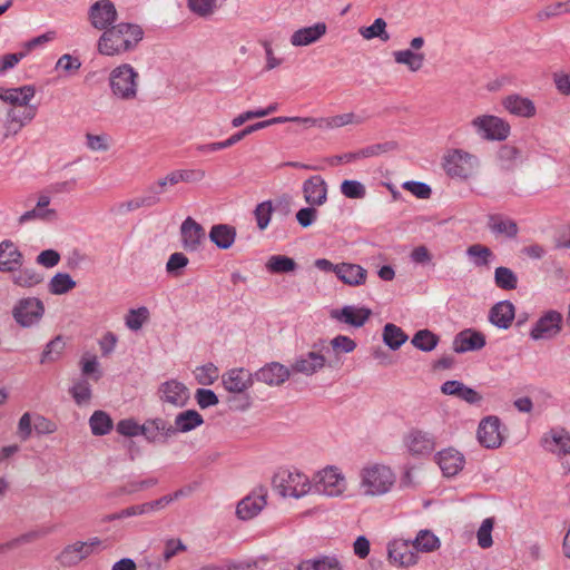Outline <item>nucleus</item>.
I'll return each mask as SVG.
<instances>
[{"instance_id":"57","label":"nucleus","mask_w":570,"mask_h":570,"mask_svg":"<svg viewBox=\"0 0 570 570\" xmlns=\"http://www.w3.org/2000/svg\"><path fill=\"white\" fill-rule=\"evenodd\" d=\"M399 147L396 141H385L381 144L370 145L365 148L360 149L362 158L375 157L382 154H386L396 150Z\"/></svg>"},{"instance_id":"36","label":"nucleus","mask_w":570,"mask_h":570,"mask_svg":"<svg viewBox=\"0 0 570 570\" xmlns=\"http://www.w3.org/2000/svg\"><path fill=\"white\" fill-rule=\"evenodd\" d=\"M389 559L401 567H411L417 562V556L404 542L389 547Z\"/></svg>"},{"instance_id":"54","label":"nucleus","mask_w":570,"mask_h":570,"mask_svg":"<svg viewBox=\"0 0 570 570\" xmlns=\"http://www.w3.org/2000/svg\"><path fill=\"white\" fill-rule=\"evenodd\" d=\"M466 255L474 258L475 266H487L492 256V250L481 244H474L468 247Z\"/></svg>"},{"instance_id":"40","label":"nucleus","mask_w":570,"mask_h":570,"mask_svg":"<svg viewBox=\"0 0 570 570\" xmlns=\"http://www.w3.org/2000/svg\"><path fill=\"white\" fill-rule=\"evenodd\" d=\"M91 433L96 436L108 434L114 426L112 420L105 411H95L89 419Z\"/></svg>"},{"instance_id":"62","label":"nucleus","mask_w":570,"mask_h":570,"mask_svg":"<svg viewBox=\"0 0 570 570\" xmlns=\"http://www.w3.org/2000/svg\"><path fill=\"white\" fill-rule=\"evenodd\" d=\"M402 187L405 190H409L410 193H412L414 196H416L420 199H428L431 197V194H432L431 187L428 184L422 183V181H414V180L405 181L402 185Z\"/></svg>"},{"instance_id":"52","label":"nucleus","mask_w":570,"mask_h":570,"mask_svg":"<svg viewBox=\"0 0 570 570\" xmlns=\"http://www.w3.org/2000/svg\"><path fill=\"white\" fill-rule=\"evenodd\" d=\"M149 318V311L141 306L137 309H130L125 318L126 325L131 331H138Z\"/></svg>"},{"instance_id":"4","label":"nucleus","mask_w":570,"mask_h":570,"mask_svg":"<svg viewBox=\"0 0 570 570\" xmlns=\"http://www.w3.org/2000/svg\"><path fill=\"white\" fill-rule=\"evenodd\" d=\"M273 488L282 497H292L299 499L311 490L308 478L299 472L289 470H279L272 480Z\"/></svg>"},{"instance_id":"45","label":"nucleus","mask_w":570,"mask_h":570,"mask_svg":"<svg viewBox=\"0 0 570 570\" xmlns=\"http://www.w3.org/2000/svg\"><path fill=\"white\" fill-rule=\"evenodd\" d=\"M296 267V262L285 255H273L266 263V268L275 274L294 272Z\"/></svg>"},{"instance_id":"63","label":"nucleus","mask_w":570,"mask_h":570,"mask_svg":"<svg viewBox=\"0 0 570 570\" xmlns=\"http://www.w3.org/2000/svg\"><path fill=\"white\" fill-rule=\"evenodd\" d=\"M189 259L187 256L183 253H174L169 256L167 264H166V271L169 274L178 275L179 271L185 268L188 265Z\"/></svg>"},{"instance_id":"11","label":"nucleus","mask_w":570,"mask_h":570,"mask_svg":"<svg viewBox=\"0 0 570 570\" xmlns=\"http://www.w3.org/2000/svg\"><path fill=\"white\" fill-rule=\"evenodd\" d=\"M562 328V315L557 311H548L533 325L530 337L534 341L550 340Z\"/></svg>"},{"instance_id":"60","label":"nucleus","mask_w":570,"mask_h":570,"mask_svg":"<svg viewBox=\"0 0 570 570\" xmlns=\"http://www.w3.org/2000/svg\"><path fill=\"white\" fill-rule=\"evenodd\" d=\"M57 213L55 209H42L39 207H35L31 210L26 212L19 217V223L24 224L29 220L40 219V220H51L56 217Z\"/></svg>"},{"instance_id":"34","label":"nucleus","mask_w":570,"mask_h":570,"mask_svg":"<svg viewBox=\"0 0 570 570\" xmlns=\"http://www.w3.org/2000/svg\"><path fill=\"white\" fill-rule=\"evenodd\" d=\"M236 238V228L227 224H217L210 228L209 239L220 249H228Z\"/></svg>"},{"instance_id":"23","label":"nucleus","mask_w":570,"mask_h":570,"mask_svg":"<svg viewBox=\"0 0 570 570\" xmlns=\"http://www.w3.org/2000/svg\"><path fill=\"white\" fill-rule=\"evenodd\" d=\"M266 505V491L261 488L258 492L244 498L236 508V514L242 520H249L257 515Z\"/></svg>"},{"instance_id":"39","label":"nucleus","mask_w":570,"mask_h":570,"mask_svg":"<svg viewBox=\"0 0 570 570\" xmlns=\"http://www.w3.org/2000/svg\"><path fill=\"white\" fill-rule=\"evenodd\" d=\"M439 342L440 337L428 328L417 331L411 340V344L422 352L433 351Z\"/></svg>"},{"instance_id":"27","label":"nucleus","mask_w":570,"mask_h":570,"mask_svg":"<svg viewBox=\"0 0 570 570\" xmlns=\"http://www.w3.org/2000/svg\"><path fill=\"white\" fill-rule=\"evenodd\" d=\"M441 392L444 395L455 396L469 404H478L482 401V395L478 391L456 380L445 381L441 385Z\"/></svg>"},{"instance_id":"3","label":"nucleus","mask_w":570,"mask_h":570,"mask_svg":"<svg viewBox=\"0 0 570 570\" xmlns=\"http://www.w3.org/2000/svg\"><path fill=\"white\" fill-rule=\"evenodd\" d=\"M361 485L366 495L385 494L395 482V475L392 470L380 464L364 468L361 472Z\"/></svg>"},{"instance_id":"33","label":"nucleus","mask_w":570,"mask_h":570,"mask_svg":"<svg viewBox=\"0 0 570 570\" xmlns=\"http://www.w3.org/2000/svg\"><path fill=\"white\" fill-rule=\"evenodd\" d=\"M367 272L357 264L341 263L337 264L336 276L344 284L358 286L365 283Z\"/></svg>"},{"instance_id":"25","label":"nucleus","mask_w":570,"mask_h":570,"mask_svg":"<svg viewBox=\"0 0 570 570\" xmlns=\"http://www.w3.org/2000/svg\"><path fill=\"white\" fill-rule=\"evenodd\" d=\"M36 89L31 85L18 87V88H3L0 87V99L12 107H26L30 105V100L35 97Z\"/></svg>"},{"instance_id":"2","label":"nucleus","mask_w":570,"mask_h":570,"mask_svg":"<svg viewBox=\"0 0 570 570\" xmlns=\"http://www.w3.org/2000/svg\"><path fill=\"white\" fill-rule=\"evenodd\" d=\"M139 75L129 63L114 68L109 73L112 96L122 101L135 100L138 96Z\"/></svg>"},{"instance_id":"6","label":"nucleus","mask_w":570,"mask_h":570,"mask_svg":"<svg viewBox=\"0 0 570 570\" xmlns=\"http://www.w3.org/2000/svg\"><path fill=\"white\" fill-rule=\"evenodd\" d=\"M471 126L481 138L487 140H504L510 134V125L491 115L475 117Z\"/></svg>"},{"instance_id":"53","label":"nucleus","mask_w":570,"mask_h":570,"mask_svg":"<svg viewBox=\"0 0 570 570\" xmlns=\"http://www.w3.org/2000/svg\"><path fill=\"white\" fill-rule=\"evenodd\" d=\"M273 204L271 200H265L263 203H259L255 209H254V216L257 223V227L261 230H264L267 228L271 222V217L273 214Z\"/></svg>"},{"instance_id":"44","label":"nucleus","mask_w":570,"mask_h":570,"mask_svg":"<svg viewBox=\"0 0 570 570\" xmlns=\"http://www.w3.org/2000/svg\"><path fill=\"white\" fill-rule=\"evenodd\" d=\"M494 283L501 289L512 291L518 286V277L511 268L499 266L494 271Z\"/></svg>"},{"instance_id":"8","label":"nucleus","mask_w":570,"mask_h":570,"mask_svg":"<svg viewBox=\"0 0 570 570\" xmlns=\"http://www.w3.org/2000/svg\"><path fill=\"white\" fill-rule=\"evenodd\" d=\"M479 160L475 156L460 149H455L445 157L444 168L452 177L469 178L473 175Z\"/></svg>"},{"instance_id":"17","label":"nucleus","mask_w":570,"mask_h":570,"mask_svg":"<svg viewBox=\"0 0 570 570\" xmlns=\"http://www.w3.org/2000/svg\"><path fill=\"white\" fill-rule=\"evenodd\" d=\"M302 191L305 202L311 206H322L327 202V184L320 175L306 179L303 183Z\"/></svg>"},{"instance_id":"41","label":"nucleus","mask_w":570,"mask_h":570,"mask_svg":"<svg viewBox=\"0 0 570 570\" xmlns=\"http://www.w3.org/2000/svg\"><path fill=\"white\" fill-rule=\"evenodd\" d=\"M12 276V282L17 286L30 288L43 282V275L32 267L19 268Z\"/></svg>"},{"instance_id":"21","label":"nucleus","mask_w":570,"mask_h":570,"mask_svg":"<svg viewBox=\"0 0 570 570\" xmlns=\"http://www.w3.org/2000/svg\"><path fill=\"white\" fill-rule=\"evenodd\" d=\"M485 345V336L478 331L466 328L454 336L452 348L462 354L469 351H479Z\"/></svg>"},{"instance_id":"18","label":"nucleus","mask_w":570,"mask_h":570,"mask_svg":"<svg viewBox=\"0 0 570 570\" xmlns=\"http://www.w3.org/2000/svg\"><path fill=\"white\" fill-rule=\"evenodd\" d=\"M180 234L183 247L188 252L197 250L205 239V229L191 217H187L181 226Z\"/></svg>"},{"instance_id":"46","label":"nucleus","mask_w":570,"mask_h":570,"mask_svg":"<svg viewBox=\"0 0 570 570\" xmlns=\"http://www.w3.org/2000/svg\"><path fill=\"white\" fill-rule=\"evenodd\" d=\"M76 287V282L67 273H57L49 282V292L53 295H62Z\"/></svg>"},{"instance_id":"19","label":"nucleus","mask_w":570,"mask_h":570,"mask_svg":"<svg viewBox=\"0 0 570 570\" xmlns=\"http://www.w3.org/2000/svg\"><path fill=\"white\" fill-rule=\"evenodd\" d=\"M326 365L325 356L315 351L307 352L306 354L297 357L291 365V373H301L311 376L322 370Z\"/></svg>"},{"instance_id":"13","label":"nucleus","mask_w":570,"mask_h":570,"mask_svg":"<svg viewBox=\"0 0 570 570\" xmlns=\"http://www.w3.org/2000/svg\"><path fill=\"white\" fill-rule=\"evenodd\" d=\"M37 114L36 106H29L24 110H18L17 108H9L6 112V119L3 121V138L18 135L21 129L33 120Z\"/></svg>"},{"instance_id":"48","label":"nucleus","mask_w":570,"mask_h":570,"mask_svg":"<svg viewBox=\"0 0 570 570\" xmlns=\"http://www.w3.org/2000/svg\"><path fill=\"white\" fill-rule=\"evenodd\" d=\"M413 547L417 551L432 552V551L436 550L440 547V540L431 531H429V530H421L417 533L415 540L413 541Z\"/></svg>"},{"instance_id":"51","label":"nucleus","mask_w":570,"mask_h":570,"mask_svg":"<svg viewBox=\"0 0 570 570\" xmlns=\"http://www.w3.org/2000/svg\"><path fill=\"white\" fill-rule=\"evenodd\" d=\"M188 9L200 18H208L216 10V0H187Z\"/></svg>"},{"instance_id":"59","label":"nucleus","mask_w":570,"mask_h":570,"mask_svg":"<svg viewBox=\"0 0 570 570\" xmlns=\"http://www.w3.org/2000/svg\"><path fill=\"white\" fill-rule=\"evenodd\" d=\"M195 377L202 385H210L218 379V368L209 363L196 368Z\"/></svg>"},{"instance_id":"14","label":"nucleus","mask_w":570,"mask_h":570,"mask_svg":"<svg viewBox=\"0 0 570 570\" xmlns=\"http://www.w3.org/2000/svg\"><path fill=\"white\" fill-rule=\"evenodd\" d=\"M142 435L150 443H165L175 436L173 424L161 417L146 420L141 424Z\"/></svg>"},{"instance_id":"15","label":"nucleus","mask_w":570,"mask_h":570,"mask_svg":"<svg viewBox=\"0 0 570 570\" xmlns=\"http://www.w3.org/2000/svg\"><path fill=\"white\" fill-rule=\"evenodd\" d=\"M501 422L497 416L483 419L478 428V440L487 449L499 448L502 443Z\"/></svg>"},{"instance_id":"58","label":"nucleus","mask_w":570,"mask_h":570,"mask_svg":"<svg viewBox=\"0 0 570 570\" xmlns=\"http://www.w3.org/2000/svg\"><path fill=\"white\" fill-rule=\"evenodd\" d=\"M493 525H494V520L492 518H487L482 521V523L478 530V533H476L478 544L482 549H488L493 543L492 535H491Z\"/></svg>"},{"instance_id":"42","label":"nucleus","mask_w":570,"mask_h":570,"mask_svg":"<svg viewBox=\"0 0 570 570\" xmlns=\"http://www.w3.org/2000/svg\"><path fill=\"white\" fill-rule=\"evenodd\" d=\"M382 337L383 342L394 351L400 348L407 341L405 332L392 323L384 325Z\"/></svg>"},{"instance_id":"26","label":"nucleus","mask_w":570,"mask_h":570,"mask_svg":"<svg viewBox=\"0 0 570 570\" xmlns=\"http://www.w3.org/2000/svg\"><path fill=\"white\" fill-rule=\"evenodd\" d=\"M436 462L445 476H453L463 469L465 461L461 452L449 448L436 454Z\"/></svg>"},{"instance_id":"7","label":"nucleus","mask_w":570,"mask_h":570,"mask_svg":"<svg viewBox=\"0 0 570 570\" xmlns=\"http://www.w3.org/2000/svg\"><path fill=\"white\" fill-rule=\"evenodd\" d=\"M313 489L321 495L338 497L346 490L345 478L336 468H326L317 473Z\"/></svg>"},{"instance_id":"5","label":"nucleus","mask_w":570,"mask_h":570,"mask_svg":"<svg viewBox=\"0 0 570 570\" xmlns=\"http://www.w3.org/2000/svg\"><path fill=\"white\" fill-rule=\"evenodd\" d=\"M43 315L45 304L37 297L20 298L12 309L14 321L24 328L37 325Z\"/></svg>"},{"instance_id":"12","label":"nucleus","mask_w":570,"mask_h":570,"mask_svg":"<svg viewBox=\"0 0 570 570\" xmlns=\"http://www.w3.org/2000/svg\"><path fill=\"white\" fill-rule=\"evenodd\" d=\"M158 396L163 403L184 407L190 399V392L183 382L169 380L159 385Z\"/></svg>"},{"instance_id":"43","label":"nucleus","mask_w":570,"mask_h":570,"mask_svg":"<svg viewBox=\"0 0 570 570\" xmlns=\"http://www.w3.org/2000/svg\"><path fill=\"white\" fill-rule=\"evenodd\" d=\"M386 21L383 18H376L374 22L368 27H361L358 33L365 40H372L379 38L381 41L386 42L390 40V35L386 31Z\"/></svg>"},{"instance_id":"30","label":"nucleus","mask_w":570,"mask_h":570,"mask_svg":"<svg viewBox=\"0 0 570 570\" xmlns=\"http://www.w3.org/2000/svg\"><path fill=\"white\" fill-rule=\"evenodd\" d=\"M253 383L252 374L244 368H233L223 375V384L228 392L242 393Z\"/></svg>"},{"instance_id":"38","label":"nucleus","mask_w":570,"mask_h":570,"mask_svg":"<svg viewBox=\"0 0 570 570\" xmlns=\"http://www.w3.org/2000/svg\"><path fill=\"white\" fill-rule=\"evenodd\" d=\"M392 56L397 65L405 66L411 72L419 71L425 62L423 52H415L411 49L396 50Z\"/></svg>"},{"instance_id":"37","label":"nucleus","mask_w":570,"mask_h":570,"mask_svg":"<svg viewBox=\"0 0 570 570\" xmlns=\"http://www.w3.org/2000/svg\"><path fill=\"white\" fill-rule=\"evenodd\" d=\"M488 227L493 234L503 235L508 238H514L519 233L517 223L501 215H490Z\"/></svg>"},{"instance_id":"16","label":"nucleus","mask_w":570,"mask_h":570,"mask_svg":"<svg viewBox=\"0 0 570 570\" xmlns=\"http://www.w3.org/2000/svg\"><path fill=\"white\" fill-rule=\"evenodd\" d=\"M405 445L412 455H428L434 451V436L422 430H411L405 439Z\"/></svg>"},{"instance_id":"28","label":"nucleus","mask_w":570,"mask_h":570,"mask_svg":"<svg viewBox=\"0 0 570 570\" xmlns=\"http://www.w3.org/2000/svg\"><path fill=\"white\" fill-rule=\"evenodd\" d=\"M327 30L325 22H317L309 27L301 28L291 36V45L294 47H305L318 41Z\"/></svg>"},{"instance_id":"20","label":"nucleus","mask_w":570,"mask_h":570,"mask_svg":"<svg viewBox=\"0 0 570 570\" xmlns=\"http://www.w3.org/2000/svg\"><path fill=\"white\" fill-rule=\"evenodd\" d=\"M291 375V370L278 363L272 362L261 367L255 374L254 377L256 381L261 383H265L267 385H282L285 381L288 380Z\"/></svg>"},{"instance_id":"47","label":"nucleus","mask_w":570,"mask_h":570,"mask_svg":"<svg viewBox=\"0 0 570 570\" xmlns=\"http://www.w3.org/2000/svg\"><path fill=\"white\" fill-rule=\"evenodd\" d=\"M362 120L354 114L347 112L328 118L316 119V125L321 128H340L348 124H361Z\"/></svg>"},{"instance_id":"29","label":"nucleus","mask_w":570,"mask_h":570,"mask_svg":"<svg viewBox=\"0 0 570 570\" xmlns=\"http://www.w3.org/2000/svg\"><path fill=\"white\" fill-rule=\"evenodd\" d=\"M514 315V305L510 301H501L490 309L489 320L494 326L507 330L511 326Z\"/></svg>"},{"instance_id":"50","label":"nucleus","mask_w":570,"mask_h":570,"mask_svg":"<svg viewBox=\"0 0 570 570\" xmlns=\"http://www.w3.org/2000/svg\"><path fill=\"white\" fill-rule=\"evenodd\" d=\"M70 394L78 405L86 404L91 399V386L85 379H80L73 383Z\"/></svg>"},{"instance_id":"1","label":"nucleus","mask_w":570,"mask_h":570,"mask_svg":"<svg viewBox=\"0 0 570 570\" xmlns=\"http://www.w3.org/2000/svg\"><path fill=\"white\" fill-rule=\"evenodd\" d=\"M144 39V30L137 23L119 22L105 30L98 39L97 50L107 57L134 51Z\"/></svg>"},{"instance_id":"55","label":"nucleus","mask_w":570,"mask_h":570,"mask_svg":"<svg viewBox=\"0 0 570 570\" xmlns=\"http://www.w3.org/2000/svg\"><path fill=\"white\" fill-rule=\"evenodd\" d=\"M65 348V341L62 336L58 335L51 340L45 347L41 354V363L51 362L59 357Z\"/></svg>"},{"instance_id":"9","label":"nucleus","mask_w":570,"mask_h":570,"mask_svg":"<svg viewBox=\"0 0 570 570\" xmlns=\"http://www.w3.org/2000/svg\"><path fill=\"white\" fill-rule=\"evenodd\" d=\"M99 544L100 541L98 538H94L88 541H76L66 546L57 556L56 560L65 568L75 567L91 556L94 548Z\"/></svg>"},{"instance_id":"32","label":"nucleus","mask_w":570,"mask_h":570,"mask_svg":"<svg viewBox=\"0 0 570 570\" xmlns=\"http://www.w3.org/2000/svg\"><path fill=\"white\" fill-rule=\"evenodd\" d=\"M504 108L512 115L523 118H531L535 115L537 108L534 102L520 95H510L503 100Z\"/></svg>"},{"instance_id":"31","label":"nucleus","mask_w":570,"mask_h":570,"mask_svg":"<svg viewBox=\"0 0 570 570\" xmlns=\"http://www.w3.org/2000/svg\"><path fill=\"white\" fill-rule=\"evenodd\" d=\"M544 442L547 449L559 456L570 454V435L564 430L552 431L550 438H546ZM562 465L570 471V460H564Z\"/></svg>"},{"instance_id":"64","label":"nucleus","mask_w":570,"mask_h":570,"mask_svg":"<svg viewBox=\"0 0 570 570\" xmlns=\"http://www.w3.org/2000/svg\"><path fill=\"white\" fill-rule=\"evenodd\" d=\"M315 570H343L341 561L336 557L323 556L314 559Z\"/></svg>"},{"instance_id":"35","label":"nucleus","mask_w":570,"mask_h":570,"mask_svg":"<svg viewBox=\"0 0 570 570\" xmlns=\"http://www.w3.org/2000/svg\"><path fill=\"white\" fill-rule=\"evenodd\" d=\"M204 423L203 416L196 410H186L175 416L173 428L175 435L177 433H187Z\"/></svg>"},{"instance_id":"22","label":"nucleus","mask_w":570,"mask_h":570,"mask_svg":"<svg viewBox=\"0 0 570 570\" xmlns=\"http://www.w3.org/2000/svg\"><path fill=\"white\" fill-rule=\"evenodd\" d=\"M371 315L372 311L370 308L355 307L353 305H345L341 309H333L331 312L332 318L354 327H362Z\"/></svg>"},{"instance_id":"56","label":"nucleus","mask_w":570,"mask_h":570,"mask_svg":"<svg viewBox=\"0 0 570 570\" xmlns=\"http://www.w3.org/2000/svg\"><path fill=\"white\" fill-rule=\"evenodd\" d=\"M341 193L352 199H361L365 196V186L358 180L345 179L341 184Z\"/></svg>"},{"instance_id":"61","label":"nucleus","mask_w":570,"mask_h":570,"mask_svg":"<svg viewBox=\"0 0 570 570\" xmlns=\"http://www.w3.org/2000/svg\"><path fill=\"white\" fill-rule=\"evenodd\" d=\"M80 67V60L77 57H72L68 53L62 55L56 63V69H61L67 75L76 73Z\"/></svg>"},{"instance_id":"24","label":"nucleus","mask_w":570,"mask_h":570,"mask_svg":"<svg viewBox=\"0 0 570 570\" xmlns=\"http://www.w3.org/2000/svg\"><path fill=\"white\" fill-rule=\"evenodd\" d=\"M23 264V255L11 240L0 243V272H16Z\"/></svg>"},{"instance_id":"49","label":"nucleus","mask_w":570,"mask_h":570,"mask_svg":"<svg viewBox=\"0 0 570 570\" xmlns=\"http://www.w3.org/2000/svg\"><path fill=\"white\" fill-rule=\"evenodd\" d=\"M48 533H49V530H32L27 533H23L20 537L16 538L7 543L0 544V553H3L11 549H14L20 544L36 541L40 538H43Z\"/></svg>"},{"instance_id":"10","label":"nucleus","mask_w":570,"mask_h":570,"mask_svg":"<svg viewBox=\"0 0 570 570\" xmlns=\"http://www.w3.org/2000/svg\"><path fill=\"white\" fill-rule=\"evenodd\" d=\"M88 18L95 29L104 32L111 26H115L118 12L112 1L98 0L90 6Z\"/></svg>"}]
</instances>
